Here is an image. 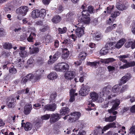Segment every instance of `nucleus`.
I'll use <instances>...</instances> for the list:
<instances>
[{
  "label": "nucleus",
  "instance_id": "1",
  "mask_svg": "<svg viewBox=\"0 0 135 135\" xmlns=\"http://www.w3.org/2000/svg\"><path fill=\"white\" fill-rule=\"evenodd\" d=\"M81 22H78L76 23H75L74 25L76 27H78L75 30H73L71 31L72 34L70 35L74 41H75L77 37H80L84 34L85 27L82 25Z\"/></svg>",
  "mask_w": 135,
  "mask_h": 135
},
{
  "label": "nucleus",
  "instance_id": "2",
  "mask_svg": "<svg viewBox=\"0 0 135 135\" xmlns=\"http://www.w3.org/2000/svg\"><path fill=\"white\" fill-rule=\"evenodd\" d=\"M111 87L109 86L104 87L102 89V97H106L105 101L104 104L102 105V107L106 108L108 107L109 106H111V101H109L108 100L112 98L115 96V95L111 94L110 92V90Z\"/></svg>",
  "mask_w": 135,
  "mask_h": 135
},
{
  "label": "nucleus",
  "instance_id": "3",
  "mask_svg": "<svg viewBox=\"0 0 135 135\" xmlns=\"http://www.w3.org/2000/svg\"><path fill=\"white\" fill-rule=\"evenodd\" d=\"M44 70L41 69L38 70L35 72L34 75L32 74H29L26 76L28 80H30L33 78L36 81H39L41 78V75L43 74Z\"/></svg>",
  "mask_w": 135,
  "mask_h": 135
},
{
  "label": "nucleus",
  "instance_id": "4",
  "mask_svg": "<svg viewBox=\"0 0 135 135\" xmlns=\"http://www.w3.org/2000/svg\"><path fill=\"white\" fill-rule=\"evenodd\" d=\"M46 10L44 9H42L40 11L38 9L33 10L31 13V16L32 18L35 19L38 17L43 18L46 15Z\"/></svg>",
  "mask_w": 135,
  "mask_h": 135
},
{
  "label": "nucleus",
  "instance_id": "5",
  "mask_svg": "<svg viewBox=\"0 0 135 135\" xmlns=\"http://www.w3.org/2000/svg\"><path fill=\"white\" fill-rule=\"evenodd\" d=\"M102 91L100 92L98 95V93L95 92H93L91 93L90 94L91 98L89 99H91L93 101H95L97 100L99 102L101 103L104 100V99L102 97Z\"/></svg>",
  "mask_w": 135,
  "mask_h": 135
},
{
  "label": "nucleus",
  "instance_id": "6",
  "mask_svg": "<svg viewBox=\"0 0 135 135\" xmlns=\"http://www.w3.org/2000/svg\"><path fill=\"white\" fill-rule=\"evenodd\" d=\"M111 104L113 105L112 108L108 110V112L110 113H112L114 115H115L117 113L116 111H114L118 108V106L120 103V100L119 99H116L111 101Z\"/></svg>",
  "mask_w": 135,
  "mask_h": 135
},
{
  "label": "nucleus",
  "instance_id": "7",
  "mask_svg": "<svg viewBox=\"0 0 135 135\" xmlns=\"http://www.w3.org/2000/svg\"><path fill=\"white\" fill-rule=\"evenodd\" d=\"M82 17L80 18V22L85 24H89L90 21V15L88 12L86 10H83L81 12Z\"/></svg>",
  "mask_w": 135,
  "mask_h": 135
},
{
  "label": "nucleus",
  "instance_id": "8",
  "mask_svg": "<svg viewBox=\"0 0 135 135\" xmlns=\"http://www.w3.org/2000/svg\"><path fill=\"white\" fill-rule=\"evenodd\" d=\"M81 116V114L78 112H74L71 113L69 117V121L74 122L78 119Z\"/></svg>",
  "mask_w": 135,
  "mask_h": 135
},
{
  "label": "nucleus",
  "instance_id": "9",
  "mask_svg": "<svg viewBox=\"0 0 135 135\" xmlns=\"http://www.w3.org/2000/svg\"><path fill=\"white\" fill-rule=\"evenodd\" d=\"M28 10V7L26 6H21L16 10V12L18 15H22L23 16L26 15Z\"/></svg>",
  "mask_w": 135,
  "mask_h": 135
},
{
  "label": "nucleus",
  "instance_id": "10",
  "mask_svg": "<svg viewBox=\"0 0 135 135\" xmlns=\"http://www.w3.org/2000/svg\"><path fill=\"white\" fill-rule=\"evenodd\" d=\"M60 118V114L53 113L50 114V122L51 123H54L58 121Z\"/></svg>",
  "mask_w": 135,
  "mask_h": 135
},
{
  "label": "nucleus",
  "instance_id": "11",
  "mask_svg": "<svg viewBox=\"0 0 135 135\" xmlns=\"http://www.w3.org/2000/svg\"><path fill=\"white\" fill-rule=\"evenodd\" d=\"M120 84L119 85H116L113 87L112 90H111V87L110 85H109L111 87V89L110 90V92L111 93V94H113L115 95V96L118 94L121 93H119L120 92V90H119Z\"/></svg>",
  "mask_w": 135,
  "mask_h": 135
},
{
  "label": "nucleus",
  "instance_id": "12",
  "mask_svg": "<svg viewBox=\"0 0 135 135\" xmlns=\"http://www.w3.org/2000/svg\"><path fill=\"white\" fill-rule=\"evenodd\" d=\"M89 87L87 86L81 87L79 91V94L81 96H84L87 95L89 91Z\"/></svg>",
  "mask_w": 135,
  "mask_h": 135
},
{
  "label": "nucleus",
  "instance_id": "13",
  "mask_svg": "<svg viewBox=\"0 0 135 135\" xmlns=\"http://www.w3.org/2000/svg\"><path fill=\"white\" fill-rule=\"evenodd\" d=\"M131 76L130 74L129 73L126 74L121 79L120 83V85L124 84L126 83L131 78Z\"/></svg>",
  "mask_w": 135,
  "mask_h": 135
},
{
  "label": "nucleus",
  "instance_id": "14",
  "mask_svg": "<svg viewBox=\"0 0 135 135\" xmlns=\"http://www.w3.org/2000/svg\"><path fill=\"white\" fill-rule=\"evenodd\" d=\"M75 76V72L73 71H69L66 72L64 76L66 79L71 80L73 79Z\"/></svg>",
  "mask_w": 135,
  "mask_h": 135
},
{
  "label": "nucleus",
  "instance_id": "15",
  "mask_svg": "<svg viewBox=\"0 0 135 135\" xmlns=\"http://www.w3.org/2000/svg\"><path fill=\"white\" fill-rule=\"evenodd\" d=\"M7 106L8 108H11L14 107L15 101L13 98L11 97H9L7 99Z\"/></svg>",
  "mask_w": 135,
  "mask_h": 135
},
{
  "label": "nucleus",
  "instance_id": "16",
  "mask_svg": "<svg viewBox=\"0 0 135 135\" xmlns=\"http://www.w3.org/2000/svg\"><path fill=\"white\" fill-rule=\"evenodd\" d=\"M116 7L118 9L121 11L125 10L127 8V7L124 4L123 1H120L119 2L117 3Z\"/></svg>",
  "mask_w": 135,
  "mask_h": 135
},
{
  "label": "nucleus",
  "instance_id": "17",
  "mask_svg": "<svg viewBox=\"0 0 135 135\" xmlns=\"http://www.w3.org/2000/svg\"><path fill=\"white\" fill-rule=\"evenodd\" d=\"M24 120H22L21 128L24 127V129L26 131L30 130L31 129L32 127V124L30 123L27 122L26 124L24 122Z\"/></svg>",
  "mask_w": 135,
  "mask_h": 135
},
{
  "label": "nucleus",
  "instance_id": "18",
  "mask_svg": "<svg viewBox=\"0 0 135 135\" xmlns=\"http://www.w3.org/2000/svg\"><path fill=\"white\" fill-rule=\"evenodd\" d=\"M135 65V62L134 61H131L126 63L123 65H119V68L120 69H124L129 67L133 66Z\"/></svg>",
  "mask_w": 135,
  "mask_h": 135
},
{
  "label": "nucleus",
  "instance_id": "19",
  "mask_svg": "<svg viewBox=\"0 0 135 135\" xmlns=\"http://www.w3.org/2000/svg\"><path fill=\"white\" fill-rule=\"evenodd\" d=\"M46 110L51 111H54L56 108V105L55 103L51 104H47L45 106Z\"/></svg>",
  "mask_w": 135,
  "mask_h": 135
},
{
  "label": "nucleus",
  "instance_id": "20",
  "mask_svg": "<svg viewBox=\"0 0 135 135\" xmlns=\"http://www.w3.org/2000/svg\"><path fill=\"white\" fill-rule=\"evenodd\" d=\"M126 40L124 38L121 39L119 40L116 44L115 43L114 47L117 49H119L124 45L126 42Z\"/></svg>",
  "mask_w": 135,
  "mask_h": 135
},
{
  "label": "nucleus",
  "instance_id": "21",
  "mask_svg": "<svg viewBox=\"0 0 135 135\" xmlns=\"http://www.w3.org/2000/svg\"><path fill=\"white\" fill-rule=\"evenodd\" d=\"M114 44L115 42H110L109 43H107L104 47L108 51L110 49L112 50L115 49Z\"/></svg>",
  "mask_w": 135,
  "mask_h": 135
},
{
  "label": "nucleus",
  "instance_id": "22",
  "mask_svg": "<svg viewBox=\"0 0 135 135\" xmlns=\"http://www.w3.org/2000/svg\"><path fill=\"white\" fill-rule=\"evenodd\" d=\"M32 109V106L31 104H26L25 106L24 113L25 114L30 113Z\"/></svg>",
  "mask_w": 135,
  "mask_h": 135
},
{
  "label": "nucleus",
  "instance_id": "23",
  "mask_svg": "<svg viewBox=\"0 0 135 135\" xmlns=\"http://www.w3.org/2000/svg\"><path fill=\"white\" fill-rule=\"evenodd\" d=\"M50 117V114H46L42 116L41 117L42 120L37 121L36 122V125L38 126V124H41L42 123V120H47Z\"/></svg>",
  "mask_w": 135,
  "mask_h": 135
},
{
  "label": "nucleus",
  "instance_id": "24",
  "mask_svg": "<svg viewBox=\"0 0 135 135\" xmlns=\"http://www.w3.org/2000/svg\"><path fill=\"white\" fill-rule=\"evenodd\" d=\"M103 131V129L100 127H97L93 132L94 135H100V134L104 133Z\"/></svg>",
  "mask_w": 135,
  "mask_h": 135
},
{
  "label": "nucleus",
  "instance_id": "25",
  "mask_svg": "<svg viewBox=\"0 0 135 135\" xmlns=\"http://www.w3.org/2000/svg\"><path fill=\"white\" fill-rule=\"evenodd\" d=\"M130 55L129 54H127L126 55H120L118 57L119 59L121 61L123 62L127 63V61L125 59V58L129 57Z\"/></svg>",
  "mask_w": 135,
  "mask_h": 135
},
{
  "label": "nucleus",
  "instance_id": "26",
  "mask_svg": "<svg viewBox=\"0 0 135 135\" xmlns=\"http://www.w3.org/2000/svg\"><path fill=\"white\" fill-rule=\"evenodd\" d=\"M61 72H65L68 70L69 69L68 65L65 63H61Z\"/></svg>",
  "mask_w": 135,
  "mask_h": 135
},
{
  "label": "nucleus",
  "instance_id": "27",
  "mask_svg": "<svg viewBox=\"0 0 135 135\" xmlns=\"http://www.w3.org/2000/svg\"><path fill=\"white\" fill-rule=\"evenodd\" d=\"M47 78L50 80H55L56 79L57 75L56 73L55 72L51 73L47 76Z\"/></svg>",
  "mask_w": 135,
  "mask_h": 135
},
{
  "label": "nucleus",
  "instance_id": "28",
  "mask_svg": "<svg viewBox=\"0 0 135 135\" xmlns=\"http://www.w3.org/2000/svg\"><path fill=\"white\" fill-rule=\"evenodd\" d=\"M93 37L94 40H98L101 38L102 36L100 33L96 32L93 35Z\"/></svg>",
  "mask_w": 135,
  "mask_h": 135
},
{
  "label": "nucleus",
  "instance_id": "29",
  "mask_svg": "<svg viewBox=\"0 0 135 135\" xmlns=\"http://www.w3.org/2000/svg\"><path fill=\"white\" fill-rule=\"evenodd\" d=\"M116 116H110L108 117H105L104 119L105 122H112L116 119Z\"/></svg>",
  "mask_w": 135,
  "mask_h": 135
},
{
  "label": "nucleus",
  "instance_id": "30",
  "mask_svg": "<svg viewBox=\"0 0 135 135\" xmlns=\"http://www.w3.org/2000/svg\"><path fill=\"white\" fill-rule=\"evenodd\" d=\"M88 108L86 109V110H94V108H93L95 106L94 104L92 103L91 99H89L88 100Z\"/></svg>",
  "mask_w": 135,
  "mask_h": 135
},
{
  "label": "nucleus",
  "instance_id": "31",
  "mask_svg": "<svg viewBox=\"0 0 135 135\" xmlns=\"http://www.w3.org/2000/svg\"><path fill=\"white\" fill-rule=\"evenodd\" d=\"M63 55L62 57L63 59L67 58L69 54V52L67 49H64L62 50Z\"/></svg>",
  "mask_w": 135,
  "mask_h": 135
},
{
  "label": "nucleus",
  "instance_id": "32",
  "mask_svg": "<svg viewBox=\"0 0 135 135\" xmlns=\"http://www.w3.org/2000/svg\"><path fill=\"white\" fill-rule=\"evenodd\" d=\"M74 15V13L73 12H69L66 15L67 21L69 22H72L73 20L72 19V18Z\"/></svg>",
  "mask_w": 135,
  "mask_h": 135
},
{
  "label": "nucleus",
  "instance_id": "33",
  "mask_svg": "<svg viewBox=\"0 0 135 135\" xmlns=\"http://www.w3.org/2000/svg\"><path fill=\"white\" fill-rule=\"evenodd\" d=\"M69 110V109L67 107H63L60 111V114L62 115H64L68 114Z\"/></svg>",
  "mask_w": 135,
  "mask_h": 135
},
{
  "label": "nucleus",
  "instance_id": "34",
  "mask_svg": "<svg viewBox=\"0 0 135 135\" xmlns=\"http://www.w3.org/2000/svg\"><path fill=\"white\" fill-rule=\"evenodd\" d=\"M15 65L18 67H21L23 66V62L21 61V59L19 58L17 59L16 61H15Z\"/></svg>",
  "mask_w": 135,
  "mask_h": 135
},
{
  "label": "nucleus",
  "instance_id": "35",
  "mask_svg": "<svg viewBox=\"0 0 135 135\" xmlns=\"http://www.w3.org/2000/svg\"><path fill=\"white\" fill-rule=\"evenodd\" d=\"M36 36L35 33H30L29 36L27 38V40L29 42H32Z\"/></svg>",
  "mask_w": 135,
  "mask_h": 135
},
{
  "label": "nucleus",
  "instance_id": "36",
  "mask_svg": "<svg viewBox=\"0 0 135 135\" xmlns=\"http://www.w3.org/2000/svg\"><path fill=\"white\" fill-rule=\"evenodd\" d=\"M3 48L7 50H9L12 47V44L9 42H5L3 44Z\"/></svg>",
  "mask_w": 135,
  "mask_h": 135
},
{
  "label": "nucleus",
  "instance_id": "37",
  "mask_svg": "<svg viewBox=\"0 0 135 135\" xmlns=\"http://www.w3.org/2000/svg\"><path fill=\"white\" fill-rule=\"evenodd\" d=\"M52 39V37L50 35H47L45 37L44 41L45 43H48L51 42Z\"/></svg>",
  "mask_w": 135,
  "mask_h": 135
},
{
  "label": "nucleus",
  "instance_id": "38",
  "mask_svg": "<svg viewBox=\"0 0 135 135\" xmlns=\"http://www.w3.org/2000/svg\"><path fill=\"white\" fill-rule=\"evenodd\" d=\"M61 20V17L58 15H57L53 18L52 21L54 23H57L59 22Z\"/></svg>",
  "mask_w": 135,
  "mask_h": 135
},
{
  "label": "nucleus",
  "instance_id": "39",
  "mask_svg": "<svg viewBox=\"0 0 135 135\" xmlns=\"http://www.w3.org/2000/svg\"><path fill=\"white\" fill-rule=\"evenodd\" d=\"M99 61H97L92 62L87 61L86 62V65L91 67H93L96 66L97 64H99Z\"/></svg>",
  "mask_w": 135,
  "mask_h": 135
},
{
  "label": "nucleus",
  "instance_id": "40",
  "mask_svg": "<svg viewBox=\"0 0 135 135\" xmlns=\"http://www.w3.org/2000/svg\"><path fill=\"white\" fill-rule=\"evenodd\" d=\"M128 135H135V126H133L128 132Z\"/></svg>",
  "mask_w": 135,
  "mask_h": 135
},
{
  "label": "nucleus",
  "instance_id": "41",
  "mask_svg": "<svg viewBox=\"0 0 135 135\" xmlns=\"http://www.w3.org/2000/svg\"><path fill=\"white\" fill-rule=\"evenodd\" d=\"M116 25L115 24H114L112 26L107 27L105 31V33H108L111 31L112 30L115 28L116 27Z\"/></svg>",
  "mask_w": 135,
  "mask_h": 135
},
{
  "label": "nucleus",
  "instance_id": "42",
  "mask_svg": "<svg viewBox=\"0 0 135 135\" xmlns=\"http://www.w3.org/2000/svg\"><path fill=\"white\" fill-rule=\"evenodd\" d=\"M20 55L21 57L25 58L28 56L29 54L26 51H21L20 53Z\"/></svg>",
  "mask_w": 135,
  "mask_h": 135
},
{
  "label": "nucleus",
  "instance_id": "43",
  "mask_svg": "<svg viewBox=\"0 0 135 135\" xmlns=\"http://www.w3.org/2000/svg\"><path fill=\"white\" fill-rule=\"evenodd\" d=\"M108 52V51L104 47L102 48L99 52L100 54L101 55H105Z\"/></svg>",
  "mask_w": 135,
  "mask_h": 135
},
{
  "label": "nucleus",
  "instance_id": "44",
  "mask_svg": "<svg viewBox=\"0 0 135 135\" xmlns=\"http://www.w3.org/2000/svg\"><path fill=\"white\" fill-rule=\"evenodd\" d=\"M56 94L55 92H54L50 95V102H54L55 101L56 97Z\"/></svg>",
  "mask_w": 135,
  "mask_h": 135
},
{
  "label": "nucleus",
  "instance_id": "45",
  "mask_svg": "<svg viewBox=\"0 0 135 135\" xmlns=\"http://www.w3.org/2000/svg\"><path fill=\"white\" fill-rule=\"evenodd\" d=\"M61 63H59L56 65L54 67V69L57 71H61Z\"/></svg>",
  "mask_w": 135,
  "mask_h": 135
},
{
  "label": "nucleus",
  "instance_id": "46",
  "mask_svg": "<svg viewBox=\"0 0 135 135\" xmlns=\"http://www.w3.org/2000/svg\"><path fill=\"white\" fill-rule=\"evenodd\" d=\"M86 55V53L82 52L80 53L79 57V58H81L82 60H84L85 59Z\"/></svg>",
  "mask_w": 135,
  "mask_h": 135
},
{
  "label": "nucleus",
  "instance_id": "47",
  "mask_svg": "<svg viewBox=\"0 0 135 135\" xmlns=\"http://www.w3.org/2000/svg\"><path fill=\"white\" fill-rule=\"evenodd\" d=\"M59 33L60 34H63L65 33L67 31V28L65 27H63L62 28H59L58 29Z\"/></svg>",
  "mask_w": 135,
  "mask_h": 135
},
{
  "label": "nucleus",
  "instance_id": "48",
  "mask_svg": "<svg viewBox=\"0 0 135 135\" xmlns=\"http://www.w3.org/2000/svg\"><path fill=\"white\" fill-rule=\"evenodd\" d=\"M120 13L119 11H115L114 13L111 14V17L113 18H115L116 17L119 16Z\"/></svg>",
  "mask_w": 135,
  "mask_h": 135
},
{
  "label": "nucleus",
  "instance_id": "49",
  "mask_svg": "<svg viewBox=\"0 0 135 135\" xmlns=\"http://www.w3.org/2000/svg\"><path fill=\"white\" fill-rule=\"evenodd\" d=\"M62 43L63 44H65L66 45H68L69 44L70 46L72 47L73 46V43L70 41H68L67 40H65Z\"/></svg>",
  "mask_w": 135,
  "mask_h": 135
},
{
  "label": "nucleus",
  "instance_id": "50",
  "mask_svg": "<svg viewBox=\"0 0 135 135\" xmlns=\"http://www.w3.org/2000/svg\"><path fill=\"white\" fill-rule=\"evenodd\" d=\"M118 133H120L121 135H123L124 134L126 133V131H125V127L124 126H123L122 127L121 130L118 131Z\"/></svg>",
  "mask_w": 135,
  "mask_h": 135
},
{
  "label": "nucleus",
  "instance_id": "51",
  "mask_svg": "<svg viewBox=\"0 0 135 135\" xmlns=\"http://www.w3.org/2000/svg\"><path fill=\"white\" fill-rule=\"evenodd\" d=\"M39 49L37 47L33 48L32 50H30V53L31 54L36 53L38 52Z\"/></svg>",
  "mask_w": 135,
  "mask_h": 135
},
{
  "label": "nucleus",
  "instance_id": "52",
  "mask_svg": "<svg viewBox=\"0 0 135 135\" xmlns=\"http://www.w3.org/2000/svg\"><path fill=\"white\" fill-rule=\"evenodd\" d=\"M60 53L59 51H57L53 56V58L55 60H56L60 56Z\"/></svg>",
  "mask_w": 135,
  "mask_h": 135
},
{
  "label": "nucleus",
  "instance_id": "53",
  "mask_svg": "<svg viewBox=\"0 0 135 135\" xmlns=\"http://www.w3.org/2000/svg\"><path fill=\"white\" fill-rule=\"evenodd\" d=\"M75 90L73 89H71L70 91V96H74L76 95H77V93H75Z\"/></svg>",
  "mask_w": 135,
  "mask_h": 135
},
{
  "label": "nucleus",
  "instance_id": "54",
  "mask_svg": "<svg viewBox=\"0 0 135 135\" xmlns=\"http://www.w3.org/2000/svg\"><path fill=\"white\" fill-rule=\"evenodd\" d=\"M35 62L34 60L32 58H31L27 61V64L29 65L33 64Z\"/></svg>",
  "mask_w": 135,
  "mask_h": 135
},
{
  "label": "nucleus",
  "instance_id": "55",
  "mask_svg": "<svg viewBox=\"0 0 135 135\" xmlns=\"http://www.w3.org/2000/svg\"><path fill=\"white\" fill-rule=\"evenodd\" d=\"M106 64H108L110 62H112L115 61V60L113 58H110L105 59Z\"/></svg>",
  "mask_w": 135,
  "mask_h": 135
},
{
  "label": "nucleus",
  "instance_id": "56",
  "mask_svg": "<svg viewBox=\"0 0 135 135\" xmlns=\"http://www.w3.org/2000/svg\"><path fill=\"white\" fill-rule=\"evenodd\" d=\"M52 56L50 55L49 56L50 59L49 60L48 63L49 64H51L53 63L56 60L53 57L52 58Z\"/></svg>",
  "mask_w": 135,
  "mask_h": 135
},
{
  "label": "nucleus",
  "instance_id": "57",
  "mask_svg": "<svg viewBox=\"0 0 135 135\" xmlns=\"http://www.w3.org/2000/svg\"><path fill=\"white\" fill-rule=\"evenodd\" d=\"M128 86L127 85H125L123 86L120 90V92L119 93H122L126 91L128 89Z\"/></svg>",
  "mask_w": 135,
  "mask_h": 135
},
{
  "label": "nucleus",
  "instance_id": "58",
  "mask_svg": "<svg viewBox=\"0 0 135 135\" xmlns=\"http://www.w3.org/2000/svg\"><path fill=\"white\" fill-rule=\"evenodd\" d=\"M9 71L10 73L12 74H15L17 72L16 69L14 68H11L9 69Z\"/></svg>",
  "mask_w": 135,
  "mask_h": 135
},
{
  "label": "nucleus",
  "instance_id": "59",
  "mask_svg": "<svg viewBox=\"0 0 135 135\" xmlns=\"http://www.w3.org/2000/svg\"><path fill=\"white\" fill-rule=\"evenodd\" d=\"M133 44V42L132 41H130L129 42H127L125 44V46L126 47L128 48L130 46L131 47L132 49V46Z\"/></svg>",
  "mask_w": 135,
  "mask_h": 135
},
{
  "label": "nucleus",
  "instance_id": "60",
  "mask_svg": "<svg viewBox=\"0 0 135 135\" xmlns=\"http://www.w3.org/2000/svg\"><path fill=\"white\" fill-rule=\"evenodd\" d=\"M63 7L61 6H59L57 9L56 10V12L57 13H61L63 11Z\"/></svg>",
  "mask_w": 135,
  "mask_h": 135
},
{
  "label": "nucleus",
  "instance_id": "61",
  "mask_svg": "<svg viewBox=\"0 0 135 135\" xmlns=\"http://www.w3.org/2000/svg\"><path fill=\"white\" fill-rule=\"evenodd\" d=\"M107 68L109 72H112L114 71L115 69V67L113 66L109 65L108 66Z\"/></svg>",
  "mask_w": 135,
  "mask_h": 135
},
{
  "label": "nucleus",
  "instance_id": "62",
  "mask_svg": "<svg viewBox=\"0 0 135 135\" xmlns=\"http://www.w3.org/2000/svg\"><path fill=\"white\" fill-rule=\"evenodd\" d=\"M48 28V27L47 26H43L40 28V30L41 31L44 32L46 31Z\"/></svg>",
  "mask_w": 135,
  "mask_h": 135
},
{
  "label": "nucleus",
  "instance_id": "63",
  "mask_svg": "<svg viewBox=\"0 0 135 135\" xmlns=\"http://www.w3.org/2000/svg\"><path fill=\"white\" fill-rule=\"evenodd\" d=\"M105 135H118V134L113 132L109 131L106 133Z\"/></svg>",
  "mask_w": 135,
  "mask_h": 135
},
{
  "label": "nucleus",
  "instance_id": "64",
  "mask_svg": "<svg viewBox=\"0 0 135 135\" xmlns=\"http://www.w3.org/2000/svg\"><path fill=\"white\" fill-rule=\"evenodd\" d=\"M131 31L133 34H135V23L132 25Z\"/></svg>",
  "mask_w": 135,
  "mask_h": 135
}]
</instances>
